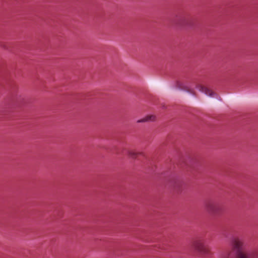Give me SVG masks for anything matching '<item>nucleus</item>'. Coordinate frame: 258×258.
Masks as SVG:
<instances>
[{
  "label": "nucleus",
  "mask_w": 258,
  "mask_h": 258,
  "mask_svg": "<svg viewBox=\"0 0 258 258\" xmlns=\"http://www.w3.org/2000/svg\"><path fill=\"white\" fill-rule=\"evenodd\" d=\"M231 245L232 251L235 253V258H258V250L247 252L248 244L242 238H233Z\"/></svg>",
  "instance_id": "f257e3e1"
},
{
  "label": "nucleus",
  "mask_w": 258,
  "mask_h": 258,
  "mask_svg": "<svg viewBox=\"0 0 258 258\" xmlns=\"http://www.w3.org/2000/svg\"><path fill=\"white\" fill-rule=\"evenodd\" d=\"M206 208L207 211L212 214H215L218 212V204L215 202L209 201L206 204Z\"/></svg>",
  "instance_id": "f03ea898"
},
{
  "label": "nucleus",
  "mask_w": 258,
  "mask_h": 258,
  "mask_svg": "<svg viewBox=\"0 0 258 258\" xmlns=\"http://www.w3.org/2000/svg\"><path fill=\"white\" fill-rule=\"evenodd\" d=\"M196 87L200 91L205 93L206 95L210 97L214 96L215 93L212 91L205 87L203 86L202 85L197 84Z\"/></svg>",
  "instance_id": "7ed1b4c3"
},
{
  "label": "nucleus",
  "mask_w": 258,
  "mask_h": 258,
  "mask_svg": "<svg viewBox=\"0 0 258 258\" xmlns=\"http://www.w3.org/2000/svg\"><path fill=\"white\" fill-rule=\"evenodd\" d=\"M193 246L199 252L205 245L201 240H196L194 241Z\"/></svg>",
  "instance_id": "20e7f679"
},
{
  "label": "nucleus",
  "mask_w": 258,
  "mask_h": 258,
  "mask_svg": "<svg viewBox=\"0 0 258 258\" xmlns=\"http://www.w3.org/2000/svg\"><path fill=\"white\" fill-rule=\"evenodd\" d=\"M200 253L204 255L208 256L211 254V251L210 248L207 246H205L201 250L199 251Z\"/></svg>",
  "instance_id": "39448f33"
},
{
  "label": "nucleus",
  "mask_w": 258,
  "mask_h": 258,
  "mask_svg": "<svg viewBox=\"0 0 258 258\" xmlns=\"http://www.w3.org/2000/svg\"><path fill=\"white\" fill-rule=\"evenodd\" d=\"M154 119H155L154 116H153V115L148 116L144 118L138 120L137 122L140 123V122H146V121H153V120H154Z\"/></svg>",
  "instance_id": "423d86ee"
},
{
  "label": "nucleus",
  "mask_w": 258,
  "mask_h": 258,
  "mask_svg": "<svg viewBox=\"0 0 258 258\" xmlns=\"http://www.w3.org/2000/svg\"><path fill=\"white\" fill-rule=\"evenodd\" d=\"M128 155L133 158H135L137 156V153L133 150H129L127 151Z\"/></svg>",
  "instance_id": "0eeeda50"
},
{
  "label": "nucleus",
  "mask_w": 258,
  "mask_h": 258,
  "mask_svg": "<svg viewBox=\"0 0 258 258\" xmlns=\"http://www.w3.org/2000/svg\"><path fill=\"white\" fill-rule=\"evenodd\" d=\"M231 252H228L226 254H223L221 255V258H231L230 257Z\"/></svg>",
  "instance_id": "6e6552de"
},
{
  "label": "nucleus",
  "mask_w": 258,
  "mask_h": 258,
  "mask_svg": "<svg viewBox=\"0 0 258 258\" xmlns=\"http://www.w3.org/2000/svg\"><path fill=\"white\" fill-rule=\"evenodd\" d=\"M177 85L179 88H182V84L180 83V82H177Z\"/></svg>",
  "instance_id": "1a4fd4ad"
}]
</instances>
